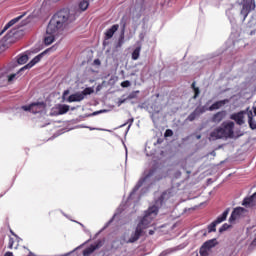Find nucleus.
Returning a JSON list of instances; mask_svg holds the SVG:
<instances>
[{
	"label": "nucleus",
	"mask_w": 256,
	"mask_h": 256,
	"mask_svg": "<svg viewBox=\"0 0 256 256\" xmlns=\"http://www.w3.org/2000/svg\"><path fill=\"white\" fill-rule=\"evenodd\" d=\"M75 21V15L71 14V11L67 8L61 9L54 14L48 24V33H54V31H60L65 25L73 23Z\"/></svg>",
	"instance_id": "1"
},
{
	"label": "nucleus",
	"mask_w": 256,
	"mask_h": 256,
	"mask_svg": "<svg viewBox=\"0 0 256 256\" xmlns=\"http://www.w3.org/2000/svg\"><path fill=\"white\" fill-rule=\"evenodd\" d=\"M235 122H223L210 133V140L217 141L218 139H233L235 137Z\"/></svg>",
	"instance_id": "2"
},
{
	"label": "nucleus",
	"mask_w": 256,
	"mask_h": 256,
	"mask_svg": "<svg viewBox=\"0 0 256 256\" xmlns=\"http://www.w3.org/2000/svg\"><path fill=\"white\" fill-rule=\"evenodd\" d=\"M158 213H159V207L155 205L149 207L144 217L140 220V222L137 225H140V229H142L143 231H145V229H149V226L153 222V219L157 217Z\"/></svg>",
	"instance_id": "3"
},
{
	"label": "nucleus",
	"mask_w": 256,
	"mask_h": 256,
	"mask_svg": "<svg viewBox=\"0 0 256 256\" xmlns=\"http://www.w3.org/2000/svg\"><path fill=\"white\" fill-rule=\"evenodd\" d=\"M95 90L92 87L85 88L82 92H76L68 97V103H79L85 99L86 95H92Z\"/></svg>",
	"instance_id": "4"
},
{
	"label": "nucleus",
	"mask_w": 256,
	"mask_h": 256,
	"mask_svg": "<svg viewBox=\"0 0 256 256\" xmlns=\"http://www.w3.org/2000/svg\"><path fill=\"white\" fill-rule=\"evenodd\" d=\"M230 209L227 208L222 215L218 216L216 220H214L210 225H208V233H215L217 231V226L223 221L227 220V216L229 215Z\"/></svg>",
	"instance_id": "5"
},
{
	"label": "nucleus",
	"mask_w": 256,
	"mask_h": 256,
	"mask_svg": "<svg viewBox=\"0 0 256 256\" xmlns=\"http://www.w3.org/2000/svg\"><path fill=\"white\" fill-rule=\"evenodd\" d=\"M23 111H30V113H41L45 109V102H34L29 105L22 106Z\"/></svg>",
	"instance_id": "6"
},
{
	"label": "nucleus",
	"mask_w": 256,
	"mask_h": 256,
	"mask_svg": "<svg viewBox=\"0 0 256 256\" xmlns=\"http://www.w3.org/2000/svg\"><path fill=\"white\" fill-rule=\"evenodd\" d=\"M145 235V231L141 229V225H137L135 231H133L128 240H124L125 243H137L141 237Z\"/></svg>",
	"instance_id": "7"
},
{
	"label": "nucleus",
	"mask_w": 256,
	"mask_h": 256,
	"mask_svg": "<svg viewBox=\"0 0 256 256\" xmlns=\"http://www.w3.org/2000/svg\"><path fill=\"white\" fill-rule=\"evenodd\" d=\"M117 31H119V24H114L111 26V28L106 30V32L104 33V41H103L104 47L105 45H107V41H109V39H112V37L115 35V33H117Z\"/></svg>",
	"instance_id": "8"
},
{
	"label": "nucleus",
	"mask_w": 256,
	"mask_h": 256,
	"mask_svg": "<svg viewBox=\"0 0 256 256\" xmlns=\"http://www.w3.org/2000/svg\"><path fill=\"white\" fill-rule=\"evenodd\" d=\"M243 213H245V208H242V207L235 208L231 213V216L229 218V223H235V221H237V219H239V217H241Z\"/></svg>",
	"instance_id": "9"
},
{
	"label": "nucleus",
	"mask_w": 256,
	"mask_h": 256,
	"mask_svg": "<svg viewBox=\"0 0 256 256\" xmlns=\"http://www.w3.org/2000/svg\"><path fill=\"white\" fill-rule=\"evenodd\" d=\"M230 119H232V121H235L237 125H243L245 123V112L241 111L238 113H234L230 116Z\"/></svg>",
	"instance_id": "10"
},
{
	"label": "nucleus",
	"mask_w": 256,
	"mask_h": 256,
	"mask_svg": "<svg viewBox=\"0 0 256 256\" xmlns=\"http://www.w3.org/2000/svg\"><path fill=\"white\" fill-rule=\"evenodd\" d=\"M41 59H43V54H39L36 57H34L27 65H25L24 67H22L19 70V73H21V71H25V69H31V67H35V65H37V63H39V61H41Z\"/></svg>",
	"instance_id": "11"
},
{
	"label": "nucleus",
	"mask_w": 256,
	"mask_h": 256,
	"mask_svg": "<svg viewBox=\"0 0 256 256\" xmlns=\"http://www.w3.org/2000/svg\"><path fill=\"white\" fill-rule=\"evenodd\" d=\"M100 247H103V242L98 241L97 244H92L90 247L83 250L84 256L91 255L94 251H97V249H100Z\"/></svg>",
	"instance_id": "12"
},
{
	"label": "nucleus",
	"mask_w": 256,
	"mask_h": 256,
	"mask_svg": "<svg viewBox=\"0 0 256 256\" xmlns=\"http://www.w3.org/2000/svg\"><path fill=\"white\" fill-rule=\"evenodd\" d=\"M59 31L49 32V26L46 29V36L44 38L45 45H51L53 41H55V35H57Z\"/></svg>",
	"instance_id": "13"
},
{
	"label": "nucleus",
	"mask_w": 256,
	"mask_h": 256,
	"mask_svg": "<svg viewBox=\"0 0 256 256\" xmlns=\"http://www.w3.org/2000/svg\"><path fill=\"white\" fill-rule=\"evenodd\" d=\"M225 117H227V111H219L211 117V123H221Z\"/></svg>",
	"instance_id": "14"
},
{
	"label": "nucleus",
	"mask_w": 256,
	"mask_h": 256,
	"mask_svg": "<svg viewBox=\"0 0 256 256\" xmlns=\"http://www.w3.org/2000/svg\"><path fill=\"white\" fill-rule=\"evenodd\" d=\"M251 9H255V8H253V4L244 2L241 12H240V15H242V17H243V21H245V19H247L248 15H249V13H251Z\"/></svg>",
	"instance_id": "15"
},
{
	"label": "nucleus",
	"mask_w": 256,
	"mask_h": 256,
	"mask_svg": "<svg viewBox=\"0 0 256 256\" xmlns=\"http://www.w3.org/2000/svg\"><path fill=\"white\" fill-rule=\"evenodd\" d=\"M227 103H229L228 99L216 101L208 108V111H217V109H221Z\"/></svg>",
	"instance_id": "16"
},
{
	"label": "nucleus",
	"mask_w": 256,
	"mask_h": 256,
	"mask_svg": "<svg viewBox=\"0 0 256 256\" xmlns=\"http://www.w3.org/2000/svg\"><path fill=\"white\" fill-rule=\"evenodd\" d=\"M24 15H20L16 18H13L12 20H10L2 29L0 35H3V33H5V31H7L10 27H13V25H15V23H19V21H21V19H23Z\"/></svg>",
	"instance_id": "17"
},
{
	"label": "nucleus",
	"mask_w": 256,
	"mask_h": 256,
	"mask_svg": "<svg viewBox=\"0 0 256 256\" xmlns=\"http://www.w3.org/2000/svg\"><path fill=\"white\" fill-rule=\"evenodd\" d=\"M242 205L244 207H254V205H256V192L247 198H244Z\"/></svg>",
	"instance_id": "18"
},
{
	"label": "nucleus",
	"mask_w": 256,
	"mask_h": 256,
	"mask_svg": "<svg viewBox=\"0 0 256 256\" xmlns=\"http://www.w3.org/2000/svg\"><path fill=\"white\" fill-rule=\"evenodd\" d=\"M136 5L140 7V13H143L151 5V1L149 0H136Z\"/></svg>",
	"instance_id": "19"
},
{
	"label": "nucleus",
	"mask_w": 256,
	"mask_h": 256,
	"mask_svg": "<svg viewBox=\"0 0 256 256\" xmlns=\"http://www.w3.org/2000/svg\"><path fill=\"white\" fill-rule=\"evenodd\" d=\"M248 125L250 129L255 130L256 129V121L253 119V111H248Z\"/></svg>",
	"instance_id": "20"
},
{
	"label": "nucleus",
	"mask_w": 256,
	"mask_h": 256,
	"mask_svg": "<svg viewBox=\"0 0 256 256\" xmlns=\"http://www.w3.org/2000/svg\"><path fill=\"white\" fill-rule=\"evenodd\" d=\"M65 113H69V105L60 104L58 106V115H65Z\"/></svg>",
	"instance_id": "21"
},
{
	"label": "nucleus",
	"mask_w": 256,
	"mask_h": 256,
	"mask_svg": "<svg viewBox=\"0 0 256 256\" xmlns=\"http://www.w3.org/2000/svg\"><path fill=\"white\" fill-rule=\"evenodd\" d=\"M145 181H147V177L141 178L137 182V184L134 186L133 193H137V191H139V189H141V187H143V184L145 183Z\"/></svg>",
	"instance_id": "22"
},
{
	"label": "nucleus",
	"mask_w": 256,
	"mask_h": 256,
	"mask_svg": "<svg viewBox=\"0 0 256 256\" xmlns=\"http://www.w3.org/2000/svg\"><path fill=\"white\" fill-rule=\"evenodd\" d=\"M28 61H29V56L27 54H23L19 56L17 59V63L19 65H25V63H27Z\"/></svg>",
	"instance_id": "23"
},
{
	"label": "nucleus",
	"mask_w": 256,
	"mask_h": 256,
	"mask_svg": "<svg viewBox=\"0 0 256 256\" xmlns=\"http://www.w3.org/2000/svg\"><path fill=\"white\" fill-rule=\"evenodd\" d=\"M139 55H141V46L136 47L132 52L133 61H137V59H139Z\"/></svg>",
	"instance_id": "24"
},
{
	"label": "nucleus",
	"mask_w": 256,
	"mask_h": 256,
	"mask_svg": "<svg viewBox=\"0 0 256 256\" xmlns=\"http://www.w3.org/2000/svg\"><path fill=\"white\" fill-rule=\"evenodd\" d=\"M16 241L17 240L15 238L10 237L8 242V249H17V247H19V244L16 243Z\"/></svg>",
	"instance_id": "25"
},
{
	"label": "nucleus",
	"mask_w": 256,
	"mask_h": 256,
	"mask_svg": "<svg viewBox=\"0 0 256 256\" xmlns=\"http://www.w3.org/2000/svg\"><path fill=\"white\" fill-rule=\"evenodd\" d=\"M196 112V114L198 115H203V113H205V111H209V108L205 107V106H198L196 107V109L194 110Z\"/></svg>",
	"instance_id": "26"
},
{
	"label": "nucleus",
	"mask_w": 256,
	"mask_h": 256,
	"mask_svg": "<svg viewBox=\"0 0 256 256\" xmlns=\"http://www.w3.org/2000/svg\"><path fill=\"white\" fill-rule=\"evenodd\" d=\"M202 247H204L205 249H208V251H209V249H212V247H215V240H208V241H206L202 245Z\"/></svg>",
	"instance_id": "27"
},
{
	"label": "nucleus",
	"mask_w": 256,
	"mask_h": 256,
	"mask_svg": "<svg viewBox=\"0 0 256 256\" xmlns=\"http://www.w3.org/2000/svg\"><path fill=\"white\" fill-rule=\"evenodd\" d=\"M89 8V2L87 0H83L79 3V9L82 11H87Z\"/></svg>",
	"instance_id": "28"
},
{
	"label": "nucleus",
	"mask_w": 256,
	"mask_h": 256,
	"mask_svg": "<svg viewBox=\"0 0 256 256\" xmlns=\"http://www.w3.org/2000/svg\"><path fill=\"white\" fill-rule=\"evenodd\" d=\"M191 87L194 91L193 99H197L199 97L200 93H201V90H199V87L195 86V82L192 83Z\"/></svg>",
	"instance_id": "29"
},
{
	"label": "nucleus",
	"mask_w": 256,
	"mask_h": 256,
	"mask_svg": "<svg viewBox=\"0 0 256 256\" xmlns=\"http://www.w3.org/2000/svg\"><path fill=\"white\" fill-rule=\"evenodd\" d=\"M17 33V30H11L5 37V41H9V39H13L15 37V34Z\"/></svg>",
	"instance_id": "30"
},
{
	"label": "nucleus",
	"mask_w": 256,
	"mask_h": 256,
	"mask_svg": "<svg viewBox=\"0 0 256 256\" xmlns=\"http://www.w3.org/2000/svg\"><path fill=\"white\" fill-rule=\"evenodd\" d=\"M199 117L197 112L194 110L187 118L188 121H195Z\"/></svg>",
	"instance_id": "31"
},
{
	"label": "nucleus",
	"mask_w": 256,
	"mask_h": 256,
	"mask_svg": "<svg viewBox=\"0 0 256 256\" xmlns=\"http://www.w3.org/2000/svg\"><path fill=\"white\" fill-rule=\"evenodd\" d=\"M200 255L201 256H209V250L207 248H204V246H202L200 248Z\"/></svg>",
	"instance_id": "32"
},
{
	"label": "nucleus",
	"mask_w": 256,
	"mask_h": 256,
	"mask_svg": "<svg viewBox=\"0 0 256 256\" xmlns=\"http://www.w3.org/2000/svg\"><path fill=\"white\" fill-rule=\"evenodd\" d=\"M229 227H231V225L225 223L223 224L220 228H219V233H223L224 231H227V229H229Z\"/></svg>",
	"instance_id": "33"
},
{
	"label": "nucleus",
	"mask_w": 256,
	"mask_h": 256,
	"mask_svg": "<svg viewBox=\"0 0 256 256\" xmlns=\"http://www.w3.org/2000/svg\"><path fill=\"white\" fill-rule=\"evenodd\" d=\"M121 87H124V88L131 87V82L129 80H125L121 82Z\"/></svg>",
	"instance_id": "34"
},
{
	"label": "nucleus",
	"mask_w": 256,
	"mask_h": 256,
	"mask_svg": "<svg viewBox=\"0 0 256 256\" xmlns=\"http://www.w3.org/2000/svg\"><path fill=\"white\" fill-rule=\"evenodd\" d=\"M164 137H173V130L167 129L164 133Z\"/></svg>",
	"instance_id": "35"
},
{
	"label": "nucleus",
	"mask_w": 256,
	"mask_h": 256,
	"mask_svg": "<svg viewBox=\"0 0 256 256\" xmlns=\"http://www.w3.org/2000/svg\"><path fill=\"white\" fill-rule=\"evenodd\" d=\"M133 121H134L133 118L128 119L127 123L123 124L122 127H125V125H127L129 123L128 129H130L131 126L133 125Z\"/></svg>",
	"instance_id": "36"
},
{
	"label": "nucleus",
	"mask_w": 256,
	"mask_h": 256,
	"mask_svg": "<svg viewBox=\"0 0 256 256\" xmlns=\"http://www.w3.org/2000/svg\"><path fill=\"white\" fill-rule=\"evenodd\" d=\"M244 3H249L250 5H253V9H255V2H254V0H244Z\"/></svg>",
	"instance_id": "37"
},
{
	"label": "nucleus",
	"mask_w": 256,
	"mask_h": 256,
	"mask_svg": "<svg viewBox=\"0 0 256 256\" xmlns=\"http://www.w3.org/2000/svg\"><path fill=\"white\" fill-rule=\"evenodd\" d=\"M123 36L119 39L117 47H122L123 46Z\"/></svg>",
	"instance_id": "38"
},
{
	"label": "nucleus",
	"mask_w": 256,
	"mask_h": 256,
	"mask_svg": "<svg viewBox=\"0 0 256 256\" xmlns=\"http://www.w3.org/2000/svg\"><path fill=\"white\" fill-rule=\"evenodd\" d=\"M15 77H17V74H11L10 76H8V81H13Z\"/></svg>",
	"instance_id": "39"
},
{
	"label": "nucleus",
	"mask_w": 256,
	"mask_h": 256,
	"mask_svg": "<svg viewBox=\"0 0 256 256\" xmlns=\"http://www.w3.org/2000/svg\"><path fill=\"white\" fill-rule=\"evenodd\" d=\"M94 65H101V60L95 59L94 60Z\"/></svg>",
	"instance_id": "40"
},
{
	"label": "nucleus",
	"mask_w": 256,
	"mask_h": 256,
	"mask_svg": "<svg viewBox=\"0 0 256 256\" xmlns=\"http://www.w3.org/2000/svg\"><path fill=\"white\" fill-rule=\"evenodd\" d=\"M157 143H158V145H161V143H163V139L158 138V139H157Z\"/></svg>",
	"instance_id": "41"
},
{
	"label": "nucleus",
	"mask_w": 256,
	"mask_h": 256,
	"mask_svg": "<svg viewBox=\"0 0 256 256\" xmlns=\"http://www.w3.org/2000/svg\"><path fill=\"white\" fill-rule=\"evenodd\" d=\"M149 235H155V231L154 230H149Z\"/></svg>",
	"instance_id": "42"
},
{
	"label": "nucleus",
	"mask_w": 256,
	"mask_h": 256,
	"mask_svg": "<svg viewBox=\"0 0 256 256\" xmlns=\"http://www.w3.org/2000/svg\"><path fill=\"white\" fill-rule=\"evenodd\" d=\"M253 113L256 115V107H253Z\"/></svg>",
	"instance_id": "43"
},
{
	"label": "nucleus",
	"mask_w": 256,
	"mask_h": 256,
	"mask_svg": "<svg viewBox=\"0 0 256 256\" xmlns=\"http://www.w3.org/2000/svg\"><path fill=\"white\" fill-rule=\"evenodd\" d=\"M99 87H100V86L97 87V91H99Z\"/></svg>",
	"instance_id": "44"
}]
</instances>
